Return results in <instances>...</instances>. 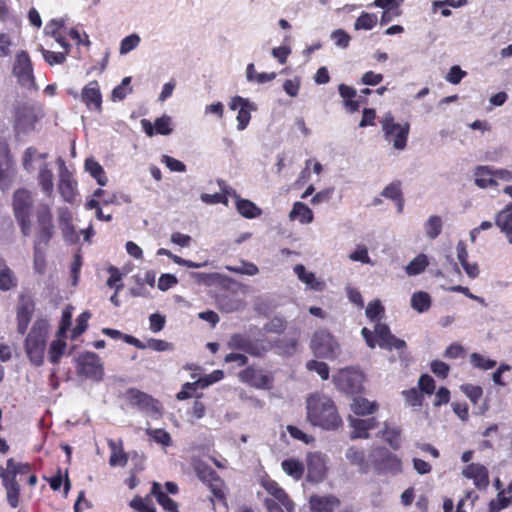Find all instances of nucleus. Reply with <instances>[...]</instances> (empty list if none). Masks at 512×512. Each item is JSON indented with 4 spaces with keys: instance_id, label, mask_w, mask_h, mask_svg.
I'll return each instance as SVG.
<instances>
[{
    "instance_id": "25",
    "label": "nucleus",
    "mask_w": 512,
    "mask_h": 512,
    "mask_svg": "<svg viewBox=\"0 0 512 512\" xmlns=\"http://www.w3.org/2000/svg\"><path fill=\"white\" fill-rule=\"evenodd\" d=\"M293 271L297 278L304 283L307 288L317 292H321L326 288L324 280L318 279L313 272L307 271L304 265H295Z\"/></svg>"
},
{
    "instance_id": "38",
    "label": "nucleus",
    "mask_w": 512,
    "mask_h": 512,
    "mask_svg": "<svg viewBox=\"0 0 512 512\" xmlns=\"http://www.w3.org/2000/svg\"><path fill=\"white\" fill-rule=\"evenodd\" d=\"M282 470L294 480H299L304 473V465L295 458L285 459L281 463Z\"/></svg>"
},
{
    "instance_id": "7",
    "label": "nucleus",
    "mask_w": 512,
    "mask_h": 512,
    "mask_svg": "<svg viewBox=\"0 0 512 512\" xmlns=\"http://www.w3.org/2000/svg\"><path fill=\"white\" fill-rule=\"evenodd\" d=\"M381 125L385 139L392 143L394 149L403 151L407 146L410 124L395 122L392 113L387 112L381 119Z\"/></svg>"
},
{
    "instance_id": "14",
    "label": "nucleus",
    "mask_w": 512,
    "mask_h": 512,
    "mask_svg": "<svg viewBox=\"0 0 512 512\" xmlns=\"http://www.w3.org/2000/svg\"><path fill=\"white\" fill-rule=\"evenodd\" d=\"M196 474L203 483L207 484L214 498L221 501L225 499L224 482L211 467L198 464Z\"/></svg>"
},
{
    "instance_id": "45",
    "label": "nucleus",
    "mask_w": 512,
    "mask_h": 512,
    "mask_svg": "<svg viewBox=\"0 0 512 512\" xmlns=\"http://www.w3.org/2000/svg\"><path fill=\"white\" fill-rule=\"evenodd\" d=\"M345 456L351 464L358 466L362 472H367L368 466L365 461V454L363 450L356 447H350L346 450Z\"/></svg>"
},
{
    "instance_id": "1",
    "label": "nucleus",
    "mask_w": 512,
    "mask_h": 512,
    "mask_svg": "<svg viewBox=\"0 0 512 512\" xmlns=\"http://www.w3.org/2000/svg\"><path fill=\"white\" fill-rule=\"evenodd\" d=\"M306 419L312 426L326 431L337 430L343 423L332 398L321 393L307 397Z\"/></svg>"
},
{
    "instance_id": "9",
    "label": "nucleus",
    "mask_w": 512,
    "mask_h": 512,
    "mask_svg": "<svg viewBox=\"0 0 512 512\" xmlns=\"http://www.w3.org/2000/svg\"><path fill=\"white\" fill-rule=\"evenodd\" d=\"M364 376L362 372L354 367L340 369L333 375L332 381L336 388L347 394L360 393L362 390Z\"/></svg>"
},
{
    "instance_id": "18",
    "label": "nucleus",
    "mask_w": 512,
    "mask_h": 512,
    "mask_svg": "<svg viewBox=\"0 0 512 512\" xmlns=\"http://www.w3.org/2000/svg\"><path fill=\"white\" fill-rule=\"evenodd\" d=\"M227 346L231 350H239L252 356H260L266 351V349L259 343L251 340L248 336L239 333L233 334L229 338Z\"/></svg>"
},
{
    "instance_id": "31",
    "label": "nucleus",
    "mask_w": 512,
    "mask_h": 512,
    "mask_svg": "<svg viewBox=\"0 0 512 512\" xmlns=\"http://www.w3.org/2000/svg\"><path fill=\"white\" fill-rule=\"evenodd\" d=\"M108 447L111 450L109 464L115 466H125L128 461L127 455L123 452L122 441H115L113 439L108 440Z\"/></svg>"
},
{
    "instance_id": "52",
    "label": "nucleus",
    "mask_w": 512,
    "mask_h": 512,
    "mask_svg": "<svg viewBox=\"0 0 512 512\" xmlns=\"http://www.w3.org/2000/svg\"><path fill=\"white\" fill-rule=\"evenodd\" d=\"M377 16L375 14H370L363 12L355 21L354 29L355 30H371L377 23Z\"/></svg>"
},
{
    "instance_id": "17",
    "label": "nucleus",
    "mask_w": 512,
    "mask_h": 512,
    "mask_svg": "<svg viewBox=\"0 0 512 512\" xmlns=\"http://www.w3.org/2000/svg\"><path fill=\"white\" fill-rule=\"evenodd\" d=\"M261 486L272 497L271 499L275 503H277L281 507L283 506L287 512H293V502L289 499L285 490L276 481L266 476L262 478Z\"/></svg>"
},
{
    "instance_id": "19",
    "label": "nucleus",
    "mask_w": 512,
    "mask_h": 512,
    "mask_svg": "<svg viewBox=\"0 0 512 512\" xmlns=\"http://www.w3.org/2000/svg\"><path fill=\"white\" fill-rule=\"evenodd\" d=\"M241 382L249 384L258 389H270L272 377L266 374L262 369L248 367L239 373Z\"/></svg>"
},
{
    "instance_id": "49",
    "label": "nucleus",
    "mask_w": 512,
    "mask_h": 512,
    "mask_svg": "<svg viewBox=\"0 0 512 512\" xmlns=\"http://www.w3.org/2000/svg\"><path fill=\"white\" fill-rule=\"evenodd\" d=\"M408 406H411L415 410H419L423 404V394L417 388H411L403 390L401 392Z\"/></svg>"
},
{
    "instance_id": "29",
    "label": "nucleus",
    "mask_w": 512,
    "mask_h": 512,
    "mask_svg": "<svg viewBox=\"0 0 512 512\" xmlns=\"http://www.w3.org/2000/svg\"><path fill=\"white\" fill-rule=\"evenodd\" d=\"M54 175L53 171L50 168L49 163H43L39 166L37 181L43 193H45L48 197L52 196L54 190Z\"/></svg>"
},
{
    "instance_id": "40",
    "label": "nucleus",
    "mask_w": 512,
    "mask_h": 512,
    "mask_svg": "<svg viewBox=\"0 0 512 512\" xmlns=\"http://www.w3.org/2000/svg\"><path fill=\"white\" fill-rule=\"evenodd\" d=\"M428 265L429 261L427 255L421 253L409 262L405 267V271L409 276H416L423 273Z\"/></svg>"
},
{
    "instance_id": "11",
    "label": "nucleus",
    "mask_w": 512,
    "mask_h": 512,
    "mask_svg": "<svg viewBox=\"0 0 512 512\" xmlns=\"http://www.w3.org/2000/svg\"><path fill=\"white\" fill-rule=\"evenodd\" d=\"M76 370L79 376L100 381L103 377V364L94 352H85L76 359Z\"/></svg>"
},
{
    "instance_id": "36",
    "label": "nucleus",
    "mask_w": 512,
    "mask_h": 512,
    "mask_svg": "<svg viewBox=\"0 0 512 512\" xmlns=\"http://www.w3.org/2000/svg\"><path fill=\"white\" fill-rule=\"evenodd\" d=\"M383 439L389 446L398 450L401 446V429L398 426H390L388 423L384 424V429L381 431Z\"/></svg>"
},
{
    "instance_id": "30",
    "label": "nucleus",
    "mask_w": 512,
    "mask_h": 512,
    "mask_svg": "<svg viewBox=\"0 0 512 512\" xmlns=\"http://www.w3.org/2000/svg\"><path fill=\"white\" fill-rule=\"evenodd\" d=\"M474 176L476 185L482 189L497 186L492 167L478 166L474 171Z\"/></svg>"
},
{
    "instance_id": "64",
    "label": "nucleus",
    "mask_w": 512,
    "mask_h": 512,
    "mask_svg": "<svg viewBox=\"0 0 512 512\" xmlns=\"http://www.w3.org/2000/svg\"><path fill=\"white\" fill-rule=\"evenodd\" d=\"M331 39L341 49H346L350 43V36L343 29H336L331 33Z\"/></svg>"
},
{
    "instance_id": "61",
    "label": "nucleus",
    "mask_w": 512,
    "mask_h": 512,
    "mask_svg": "<svg viewBox=\"0 0 512 512\" xmlns=\"http://www.w3.org/2000/svg\"><path fill=\"white\" fill-rule=\"evenodd\" d=\"M470 361L474 367L483 370H490L496 365V361L484 358L478 353H472L470 356Z\"/></svg>"
},
{
    "instance_id": "26",
    "label": "nucleus",
    "mask_w": 512,
    "mask_h": 512,
    "mask_svg": "<svg viewBox=\"0 0 512 512\" xmlns=\"http://www.w3.org/2000/svg\"><path fill=\"white\" fill-rule=\"evenodd\" d=\"M6 490V500L11 508H17L20 504V485L11 474L0 475Z\"/></svg>"
},
{
    "instance_id": "2",
    "label": "nucleus",
    "mask_w": 512,
    "mask_h": 512,
    "mask_svg": "<svg viewBox=\"0 0 512 512\" xmlns=\"http://www.w3.org/2000/svg\"><path fill=\"white\" fill-rule=\"evenodd\" d=\"M37 230L34 239V268L43 273L45 268L44 250L53 237L55 226L51 207L46 203L38 205L36 210Z\"/></svg>"
},
{
    "instance_id": "37",
    "label": "nucleus",
    "mask_w": 512,
    "mask_h": 512,
    "mask_svg": "<svg viewBox=\"0 0 512 512\" xmlns=\"http://www.w3.org/2000/svg\"><path fill=\"white\" fill-rule=\"evenodd\" d=\"M151 494L154 495L158 503L169 512H179L177 503L168 497L162 490L161 485L154 482L151 488Z\"/></svg>"
},
{
    "instance_id": "58",
    "label": "nucleus",
    "mask_w": 512,
    "mask_h": 512,
    "mask_svg": "<svg viewBox=\"0 0 512 512\" xmlns=\"http://www.w3.org/2000/svg\"><path fill=\"white\" fill-rule=\"evenodd\" d=\"M146 433L151 439L163 446L171 444L170 434L163 429H147Z\"/></svg>"
},
{
    "instance_id": "8",
    "label": "nucleus",
    "mask_w": 512,
    "mask_h": 512,
    "mask_svg": "<svg viewBox=\"0 0 512 512\" xmlns=\"http://www.w3.org/2000/svg\"><path fill=\"white\" fill-rule=\"evenodd\" d=\"M310 348L318 358L336 359L341 353L337 339L326 329L315 331L311 338Z\"/></svg>"
},
{
    "instance_id": "33",
    "label": "nucleus",
    "mask_w": 512,
    "mask_h": 512,
    "mask_svg": "<svg viewBox=\"0 0 512 512\" xmlns=\"http://www.w3.org/2000/svg\"><path fill=\"white\" fill-rule=\"evenodd\" d=\"M337 500L331 496H312L310 499L311 512H333Z\"/></svg>"
},
{
    "instance_id": "3",
    "label": "nucleus",
    "mask_w": 512,
    "mask_h": 512,
    "mask_svg": "<svg viewBox=\"0 0 512 512\" xmlns=\"http://www.w3.org/2000/svg\"><path fill=\"white\" fill-rule=\"evenodd\" d=\"M49 327L48 320L37 319L25 339L26 354L35 366H41L44 362Z\"/></svg>"
},
{
    "instance_id": "54",
    "label": "nucleus",
    "mask_w": 512,
    "mask_h": 512,
    "mask_svg": "<svg viewBox=\"0 0 512 512\" xmlns=\"http://www.w3.org/2000/svg\"><path fill=\"white\" fill-rule=\"evenodd\" d=\"M365 314L370 321L375 323L380 322V319L384 314V307L381 304V301L374 300L370 302L366 307Z\"/></svg>"
},
{
    "instance_id": "50",
    "label": "nucleus",
    "mask_w": 512,
    "mask_h": 512,
    "mask_svg": "<svg viewBox=\"0 0 512 512\" xmlns=\"http://www.w3.org/2000/svg\"><path fill=\"white\" fill-rule=\"evenodd\" d=\"M495 224L501 232L512 233V210L502 209L496 214Z\"/></svg>"
},
{
    "instance_id": "12",
    "label": "nucleus",
    "mask_w": 512,
    "mask_h": 512,
    "mask_svg": "<svg viewBox=\"0 0 512 512\" xmlns=\"http://www.w3.org/2000/svg\"><path fill=\"white\" fill-rule=\"evenodd\" d=\"M39 116L33 106L28 104L18 105L15 109L14 129L17 136L27 135L35 129V123Z\"/></svg>"
},
{
    "instance_id": "24",
    "label": "nucleus",
    "mask_w": 512,
    "mask_h": 512,
    "mask_svg": "<svg viewBox=\"0 0 512 512\" xmlns=\"http://www.w3.org/2000/svg\"><path fill=\"white\" fill-rule=\"evenodd\" d=\"M463 476L473 479L478 489H485L489 485L488 470L485 466L477 463L468 465L462 472Z\"/></svg>"
},
{
    "instance_id": "47",
    "label": "nucleus",
    "mask_w": 512,
    "mask_h": 512,
    "mask_svg": "<svg viewBox=\"0 0 512 512\" xmlns=\"http://www.w3.org/2000/svg\"><path fill=\"white\" fill-rule=\"evenodd\" d=\"M141 43V37L137 33H131L124 37L119 45V54L121 56L127 55L135 50Z\"/></svg>"
},
{
    "instance_id": "28",
    "label": "nucleus",
    "mask_w": 512,
    "mask_h": 512,
    "mask_svg": "<svg viewBox=\"0 0 512 512\" xmlns=\"http://www.w3.org/2000/svg\"><path fill=\"white\" fill-rule=\"evenodd\" d=\"M350 426L353 428L351 438H368V431L377 426V420L374 417L367 419L349 418Z\"/></svg>"
},
{
    "instance_id": "10",
    "label": "nucleus",
    "mask_w": 512,
    "mask_h": 512,
    "mask_svg": "<svg viewBox=\"0 0 512 512\" xmlns=\"http://www.w3.org/2000/svg\"><path fill=\"white\" fill-rule=\"evenodd\" d=\"M371 459L375 470L379 474L396 476L403 471L401 459L386 448L375 449L371 454Z\"/></svg>"
},
{
    "instance_id": "55",
    "label": "nucleus",
    "mask_w": 512,
    "mask_h": 512,
    "mask_svg": "<svg viewBox=\"0 0 512 512\" xmlns=\"http://www.w3.org/2000/svg\"><path fill=\"white\" fill-rule=\"evenodd\" d=\"M306 368L309 371L316 372L322 380H327L329 378L330 369L325 362L309 360L306 363Z\"/></svg>"
},
{
    "instance_id": "39",
    "label": "nucleus",
    "mask_w": 512,
    "mask_h": 512,
    "mask_svg": "<svg viewBox=\"0 0 512 512\" xmlns=\"http://www.w3.org/2000/svg\"><path fill=\"white\" fill-rule=\"evenodd\" d=\"M442 228V219L437 215H431L424 223L425 235L431 240L437 238L441 234Z\"/></svg>"
},
{
    "instance_id": "20",
    "label": "nucleus",
    "mask_w": 512,
    "mask_h": 512,
    "mask_svg": "<svg viewBox=\"0 0 512 512\" xmlns=\"http://www.w3.org/2000/svg\"><path fill=\"white\" fill-rule=\"evenodd\" d=\"M327 458L320 452H313L307 455V478L311 482H320L327 471Z\"/></svg>"
},
{
    "instance_id": "27",
    "label": "nucleus",
    "mask_w": 512,
    "mask_h": 512,
    "mask_svg": "<svg viewBox=\"0 0 512 512\" xmlns=\"http://www.w3.org/2000/svg\"><path fill=\"white\" fill-rule=\"evenodd\" d=\"M34 311V304L29 300H22L17 306V331L25 334L31 321Z\"/></svg>"
},
{
    "instance_id": "35",
    "label": "nucleus",
    "mask_w": 512,
    "mask_h": 512,
    "mask_svg": "<svg viewBox=\"0 0 512 512\" xmlns=\"http://www.w3.org/2000/svg\"><path fill=\"white\" fill-rule=\"evenodd\" d=\"M378 409V404L375 401H369L363 397H356L351 403V410L356 415L373 414Z\"/></svg>"
},
{
    "instance_id": "48",
    "label": "nucleus",
    "mask_w": 512,
    "mask_h": 512,
    "mask_svg": "<svg viewBox=\"0 0 512 512\" xmlns=\"http://www.w3.org/2000/svg\"><path fill=\"white\" fill-rule=\"evenodd\" d=\"M30 472V466L28 464L16 463L13 459H9L6 464V468L0 467V475L11 474L14 479L18 474L24 475Z\"/></svg>"
},
{
    "instance_id": "22",
    "label": "nucleus",
    "mask_w": 512,
    "mask_h": 512,
    "mask_svg": "<svg viewBox=\"0 0 512 512\" xmlns=\"http://www.w3.org/2000/svg\"><path fill=\"white\" fill-rule=\"evenodd\" d=\"M81 100L89 110L100 112L102 110V95L99 83L96 80L90 81L81 92Z\"/></svg>"
},
{
    "instance_id": "13",
    "label": "nucleus",
    "mask_w": 512,
    "mask_h": 512,
    "mask_svg": "<svg viewBox=\"0 0 512 512\" xmlns=\"http://www.w3.org/2000/svg\"><path fill=\"white\" fill-rule=\"evenodd\" d=\"M127 398L131 405L136 406L148 415L156 418L161 416L162 406L152 396L137 389H130L127 392Z\"/></svg>"
},
{
    "instance_id": "60",
    "label": "nucleus",
    "mask_w": 512,
    "mask_h": 512,
    "mask_svg": "<svg viewBox=\"0 0 512 512\" xmlns=\"http://www.w3.org/2000/svg\"><path fill=\"white\" fill-rule=\"evenodd\" d=\"M349 259L363 264H373L365 245H357L356 249L350 253Z\"/></svg>"
},
{
    "instance_id": "41",
    "label": "nucleus",
    "mask_w": 512,
    "mask_h": 512,
    "mask_svg": "<svg viewBox=\"0 0 512 512\" xmlns=\"http://www.w3.org/2000/svg\"><path fill=\"white\" fill-rule=\"evenodd\" d=\"M411 307L418 313H424L431 307V297L428 293L418 291L411 297Z\"/></svg>"
},
{
    "instance_id": "44",
    "label": "nucleus",
    "mask_w": 512,
    "mask_h": 512,
    "mask_svg": "<svg viewBox=\"0 0 512 512\" xmlns=\"http://www.w3.org/2000/svg\"><path fill=\"white\" fill-rule=\"evenodd\" d=\"M85 169L90 175L96 179L100 186H105L107 183V177L105 175L103 167L94 159L89 158L85 161Z\"/></svg>"
},
{
    "instance_id": "42",
    "label": "nucleus",
    "mask_w": 512,
    "mask_h": 512,
    "mask_svg": "<svg viewBox=\"0 0 512 512\" xmlns=\"http://www.w3.org/2000/svg\"><path fill=\"white\" fill-rule=\"evenodd\" d=\"M67 344L64 341V338H59L53 340L50 343L48 349V358L52 364H58L61 357L64 355Z\"/></svg>"
},
{
    "instance_id": "51",
    "label": "nucleus",
    "mask_w": 512,
    "mask_h": 512,
    "mask_svg": "<svg viewBox=\"0 0 512 512\" xmlns=\"http://www.w3.org/2000/svg\"><path fill=\"white\" fill-rule=\"evenodd\" d=\"M15 46L14 37L10 32L0 33V58L10 57Z\"/></svg>"
},
{
    "instance_id": "59",
    "label": "nucleus",
    "mask_w": 512,
    "mask_h": 512,
    "mask_svg": "<svg viewBox=\"0 0 512 512\" xmlns=\"http://www.w3.org/2000/svg\"><path fill=\"white\" fill-rule=\"evenodd\" d=\"M40 52L49 65L62 64L66 60L65 53L50 51L43 47L40 48Z\"/></svg>"
},
{
    "instance_id": "57",
    "label": "nucleus",
    "mask_w": 512,
    "mask_h": 512,
    "mask_svg": "<svg viewBox=\"0 0 512 512\" xmlns=\"http://www.w3.org/2000/svg\"><path fill=\"white\" fill-rule=\"evenodd\" d=\"M130 506L139 512H156V509L148 497L141 498L136 496L131 502Z\"/></svg>"
},
{
    "instance_id": "62",
    "label": "nucleus",
    "mask_w": 512,
    "mask_h": 512,
    "mask_svg": "<svg viewBox=\"0 0 512 512\" xmlns=\"http://www.w3.org/2000/svg\"><path fill=\"white\" fill-rule=\"evenodd\" d=\"M90 317H91V314L88 311H84L78 316L77 325L72 330V335H71L72 339L77 338L87 329L88 320L90 319Z\"/></svg>"
},
{
    "instance_id": "43",
    "label": "nucleus",
    "mask_w": 512,
    "mask_h": 512,
    "mask_svg": "<svg viewBox=\"0 0 512 512\" xmlns=\"http://www.w3.org/2000/svg\"><path fill=\"white\" fill-rule=\"evenodd\" d=\"M237 211L245 218L253 219L261 214V209L247 199H238L236 202Z\"/></svg>"
},
{
    "instance_id": "23",
    "label": "nucleus",
    "mask_w": 512,
    "mask_h": 512,
    "mask_svg": "<svg viewBox=\"0 0 512 512\" xmlns=\"http://www.w3.org/2000/svg\"><path fill=\"white\" fill-rule=\"evenodd\" d=\"M47 158V153L39 152L35 147H28L22 155V167L26 172L32 173L43 163H48Z\"/></svg>"
},
{
    "instance_id": "63",
    "label": "nucleus",
    "mask_w": 512,
    "mask_h": 512,
    "mask_svg": "<svg viewBox=\"0 0 512 512\" xmlns=\"http://www.w3.org/2000/svg\"><path fill=\"white\" fill-rule=\"evenodd\" d=\"M278 352L283 355H293L296 352L297 340L296 339H283L276 343Z\"/></svg>"
},
{
    "instance_id": "34",
    "label": "nucleus",
    "mask_w": 512,
    "mask_h": 512,
    "mask_svg": "<svg viewBox=\"0 0 512 512\" xmlns=\"http://www.w3.org/2000/svg\"><path fill=\"white\" fill-rule=\"evenodd\" d=\"M290 220H298L302 224H309L313 221L312 210L302 202H295L289 213Z\"/></svg>"
},
{
    "instance_id": "16",
    "label": "nucleus",
    "mask_w": 512,
    "mask_h": 512,
    "mask_svg": "<svg viewBox=\"0 0 512 512\" xmlns=\"http://www.w3.org/2000/svg\"><path fill=\"white\" fill-rule=\"evenodd\" d=\"M229 108L231 110L238 109L236 120L237 130L239 131L247 128L251 119V112L257 111V105L254 102L241 96H234L229 103Z\"/></svg>"
},
{
    "instance_id": "6",
    "label": "nucleus",
    "mask_w": 512,
    "mask_h": 512,
    "mask_svg": "<svg viewBox=\"0 0 512 512\" xmlns=\"http://www.w3.org/2000/svg\"><path fill=\"white\" fill-rule=\"evenodd\" d=\"M11 73L20 87L27 90L37 89L33 63L27 51L16 52L12 61Z\"/></svg>"
},
{
    "instance_id": "53",
    "label": "nucleus",
    "mask_w": 512,
    "mask_h": 512,
    "mask_svg": "<svg viewBox=\"0 0 512 512\" xmlns=\"http://www.w3.org/2000/svg\"><path fill=\"white\" fill-rule=\"evenodd\" d=\"M130 82L131 77H124L122 79L121 83L112 90V101H121L132 91V88L129 86Z\"/></svg>"
},
{
    "instance_id": "15",
    "label": "nucleus",
    "mask_w": 512,
    "mask_h": 512,
    "mask_svg": "<svg viewBox=\"0 0 512 512\" xmlns=\"http://www.w3.org/2000/svg\"><path fill=\"white\" fill-rule=\"evenodd\" d=\"M58 163L60 164L58 191L65 202L72 204L77 196V182L61 158L58 159Z\"/></svg>"
},
{
    "instance_id": "32",
    "label": "nucleus",
    "mask_w": 512,
    "mask_h": 512,
    "mask_svg": "<svg viewBox=\"0 0 512 512\" xmlns=\"http://www.w3.org/2000/svg\"><path fill=\"white\" fill-rule=\"evenodd\" d=\"M17 286V278L3 259H0V290L9 291Z\"/></svg>"
},
{
    "instance_id": "21",
    "label": "nucleus",
    "mask_w": 512,
    "mask_h": 512,
    "mask_svg": "<svg viewBox=\"0 0 512 512\" xmlns=\"http://www.w3.org/2000/svg\"><path fill=\"white\" fill-rule=\"evenodd\" d=\"M13 175V163L10 157L8 145L0 141V188H9Z\"/></svg>"
},
{
    "instance_id": "56",
    "label": "nucleus",
    "mask_w": 512,
    "mask_h": 512,
    "mask_svg": "<svg viewBox=\"0 0 512 512\" xmlns=\"http://www.w3.org/2000/svg\"><path fill=\"white\" fill-rule=\"evenodd\" d=\"M171 117L168 115H162L157 118L154 122V127L156 130V134L160 135H169L173 132V128L171 127Z\"/></svg>"
},
{
    "instance_id": "46",
    "label": "nucleus",
    "mask_w": 512,
    "mask_h": 512,
    "mask_svg": "<svg viewBox=\"0 0 512 512\" xmlns=\"http://www.w3.org/2000/svg\"><path fill=\"white\" fill-rule=\"evenodd\" d=\"M225 269L232 273L254 276L258 274V267L249 261L241 260L238 265H226Z\"/></svg>"
},
{
    "instance_id": "4",
    "label": "nucleus",
    "mask_w": 512,
    "mask_h": 512,
    "mask_svg": "<svg viewBox=\"0 0 512 512\" xmlns=\"http://www.w3.org/2000/svg\"><path fill=\"white\" fill-rule=\"evenodd\" d=\"M34 207L32 193L27 189H18L13 193L12 209L23 237L32 233L31 214Z\"/></svg>"
},
{
    "instance_id": "5",
    "label": "nucleus",
    "mask_w": 512,
    "mask_h": 512,
    "mask_svg": "<svg viewBox=\"0 0 512 512\" xmlns=\"http://www.w3.org/2000/svg\"><path fill=\"white\" fill-rule=\"evenodd\" d=\"M361 334L370 348H375L376 344L387 350H402L406 347V342L394 336L388 325L381 322L375 323L374 331L362 328Z\"/></svg>"
}]
</instances>
